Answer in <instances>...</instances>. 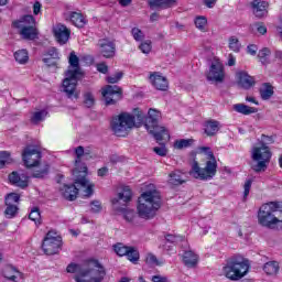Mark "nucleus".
I'll return each instance as SVG.
<instances>
[{
  "instance_id": "nucleus-1",
  "label": "nucleus",
  "mask_w": 282,
  "mask_h": 282,
  "mask_svg": "<svg viewBox=\"0 0 282 282\" xmlns=\"http://www.w3.org/2000/svg\"><path fill=\"white\" fill-rule=\"evenodd\" d=\"M197 153L207 155L208 161L206 162L205 167H202L199 166V162L194 160L191 165L189 175L194 177V180L208 182L217 175V159H215V154L210 151V147H199Z\"/></svg>"
},
{
  "instance_id": "nucleus-2",
  "label": "nucleus",
  "mask_w": 282,
  "mask_h": 282,
  "mask_svg": "<svg viewBox=\"0 0 282 282\" xmlns=\"http://www.w3.org/2000/svg\"><path fill=\"white\" fill-rule=\"evenodd\" d=\"M135 122L137 124H142V122H144V112L138 108L133 110V116L122 112L117 117H113L111 121V130L118 138H127V135H129V130L135 127Z\"/></svg>"
},
{
  "instance_id": "nucleus-3",
  "label": "nucleus",
  "mask_w": 282,
  "mask_h": 282,
  "mask_svg": "<svg viewBox=\"0 0 282 282\" xmlns=\"http://www.w3.org/2000/svg\"><path fill=\"white\" fill-rule=\"evenodd\" d=\"M66 272L75 275L76 282H102L105 276V268L100 265L98 260H93L88 263V268L80 269L76 263H70L66 268Z\"/></svg>"
},
{
  "instance_id": "nucleus-4",
  "label": "nucleus",
  "mask_w": 282,
  "mask_h": 282,
  "mask_svg": "<svg viewBox=\"0 0 282 282\" xmlns=\"http://www.w3.org/2000/svg\"><path fill=\"white\" fill-rule=\"evenodd\" d=\"M162 206V198L156 191L144 192L138 199L137 213L141 219H153Z\"/></svg>"
},
{
  "instance_id": "nucleus-5",
  "label": "nucleus",
  "mask_w": 282,
  "mask_h": 282,
  "mask_svg": "<svg viewBox=\"0 0 282 282\" xmlns=\"http://www.w3.org/2000/svg\"><path fill=\"white\" fill-rule=\"evenodd\" d=\"M250 270V261L241 256H235L227 260L223 272L230 281H240Z\"/></svg>"
},
{
  "instance_id": "nucleus-6",
  "label": "nucleus",
  "mask_w": 282,
  "mask_h": 282,
  "mask_svg": "<svg viewBox=\"0 0 282 282\" xmlns=\"http://www.w3.org/2000/svg\"><path fill=\"white\" fill-rule=\"evenodd\" d=\"M131 197H133V193L131 192V187L123 186L122 191L118 193L117 197L113 198L112 206L118 215H121L128 224H133V219H135V210L129 209L127 207H121L120 204H129L131 202Z\"/></svg>"
},
{
  "instance_id": "nucleus-7",
  "label": "nucleus",
  "mask_w": 282,
  "mask_h": 282,
  "mask_svg": "<svg viewBox=\"0 0 282 282\" xmlns=\"http://www.w3.org/2000/svg\"><path fill=\"white\" fill-rule=\"evenodd\" d=\"M160 118H162V112L153 108L149 110L148 117L143 118L145 129L150 131L158 142H161V140H169L171 138L166 128L158 126Z\"/></svg>"
},
{
  "instance_id": "nucleus-8",
  "label": "nucleus",
  "mask_w": 282,
  "mask_h": 282,
  "mask_svg": "<svg viewBox=\"0 0 282 282\" xmlns=\"http://www.w3.org/2000/svg\"><path fill=\"white\" fill-rule=\"evenodd\" d=\"M282 208V202H270L262 205L258 212V224L264 228H274L279 224V218L274 213Z\"/></svg>"
},
{
  "instance_id": "nucleus-9",
  "label": "nucleus",
  "mask_w": 282,
  "mask_h": 282,
  "mask_svg": "<svg viewBox=\"0 0 282 282\" xmlns=\"http://www.w3.org/2000/svg\"><path fill=\"white\" fill-rule=\"evenodd\" d=\"M251 159L253 162H257V164L251 165L252 171L261 173L268 169V164H270L272 159V152H270V148L265 143H262L251 150Z\"/></svg>"
},
{
  "instance_id": "nucleus-10",
  "label": "nucleus",
  "mask_w": 282,
  "mask_h": 282,
  "mask_svg": "<svg viewBox=\"0 0 282 282\" xmlns=\"http://www.w3.org/2000/svg\"><path fill=\"white\" fill-rule=\"evenodd\" d=\"M83 155H85V148L79 145L75 148V169L73 175L76 177V184L87 186V165L83 163Z\"/></svg>"
},
{
  "instance_id": "nucleus-11",
  "label": "nucleus",
  "mask_w": 282,
  "mask_h": 282,
  "mask_svg": "<svg viewBox=\"0 0 282 282\" xmlns=\"http://www.w3.org/2000/svg\"><path fill=\"white\" fill-rule=\"evenodd\" d=\"M87 182H88L87 186H83L76 183V178H75L76 185H63L59 188V193L68 202H74L78 197V188H86L85 189L86 197H91V195H94V184L89 183L88 180Z\"/></svg>"
},
{
  "instance_id": "nucleus-12",
  "label": "nucleus",
  "mask_w": 282,
  "mask_h": 282,
  "mask_svg": "<svg viewBox=\"0 0 282 282\" xmlns=\"http://www.w3.org/2000/svg\"><path fill=\"white\" fill-rule=\"evenodd\" d=\"M63 246V238L54 231H48L43 240L42 249L48 256L58 254Z\"/></svg>"
},
{
  "instance_id": "nucleus-13",
  "label": "nucleus",
  "mask_w": 282,
  "mask_h": 282,
  "mask_svg": "<svg viewBox=\"0 0 282 282\" xmlns=\"http://www.w3.org/2000/svg\"><path fill=\"white\" fill-rule=\"evenodd\" d=\"M41 151L32 145L26 147L22 152V160L28 169H32L41 162Z\"/></svg>"
},
{
  "instance_id": "nucleus-14",
  "label": "nucleus",
  "mask_w": 282,
  "mask_h": 282,
  "mask_svg": "<svg viewBox=\"0 0 282 282\" xmlns=\"http://www.w3.org/2000/svg\"><path fill=\"white\" fill-rule=\"evenodd\" d=\"M102 96L106 100V105H116V102L122 98V88L116 85H108L102 90Z\"/></svg>"
},
{
  "instance_id": "nucleus-15",
  "label": "nucleus",
  "mask_w": 282,
  "mask_h": 282,
  "mask_svg": "<svg viewBox=\"0 0 282 282\" xmlns=\"http://www.w3.org/2000/svg\"><path fill=\"white\" fill-rule=\"evenodd\" d=\"M224 64L219 61L212 62L209 72L207 74V80L213 83H224Z\"/></svg>"
},
{
  "instance_id": "nucleus-16",
  "label": "nucleus",
  "mask_w": 282,
  "mask_h": 282,
  "mask_svg": "<svg viewBox=\"0 0 282 282\" xmlns=\"http://www.w3.org/2000/svg\"><path fill=\"white\" fill-rule=\"evenodd\" d=\"M99 54L104 58H113L116 56V43L109 39H101L98 41Z\"/></svg>"
},
{
  "instance_id": "nucleus-17",
  "label": "nucleus",
  "mask_w": 282,
  "mask_h": 282,
  "mask_svg": "<svg viewBox=\"0 0 282 282\" xmlns=\"http://www.w3.org/2000/svg\"><path fill=\"white\" fill-rule=\"evenodd\" d=\"M69 68L66 76L69 78H78L80 76V59L76 56V52H70L68 57Z\"/></svg>"
},
{
  "instance_id": "nucleus-18",
  "label": "nucleus",
  "mask_w": 282,
  "mask_h": 282,
  "mask_svg": "<svg viewBox=\"0 0 282 282\" xmlns=\"http://www.w3.org/2000/svg\"><path fill=\"white\" fill-rule=\"evenodd\" d=\"M53 34L59 43V45H65L67 41H69V36L72 35V31L67 29L64 24L58 23L55 26H53Z\"/></svg>"
},
{
  "instance_id": "nucleus-19",
  "label": "nucleus",
  "mask_w": 282,
  "mask_h": 282,
  "mask_svg": "<svg viewBox=\"0 0 282 282\" xmlns=\"http://www.w3.org/2000/svg\"><path fill=\"white\" fill-rule=\"evenodd\" d=\"M77 78L78 77L66 76L64 79L63 90L66 93L67 98L78 100V93H76V85L78 84Z\"/></svg>"
},
{
  "instance_id": "nucleus-20",
  "label": "nucleus",
  "mask_w": 282,
  "mask_h": 282,
  "mask_svg": "<svg viewBox=\"0 0 282 282\" xmlns=\"http://www.w3.org/2000/svg\"><path fill=\"white\" fill-rule=\"evenodd\" d=\"M150 82L159 91H166V89H169V79L161 73L154 72L150 74Z\"/></svg>"
},
{
  "instance_id": "nucleus-21",
  "label": "nucleus",
  "mask_w": 282,
  "mask_h": 282,
  "mask_svg": "<svg viewBox=\"0 0 282 282\" xmlns=\"http://www.w3.org/2000/svg\"><path fill=\"white\" fill-rule=\"evenodd\" d=\"M9 182L19 188H28L29 177L23 173L12 172L9 174Z\"/></svg>"
},
{
  "instance_id": "nucleus-22",
  "label": "nucleus",
  "mask_w": 282,
  "mask_h": 282,
  "mask_svg": "<svg viewBox=\"0 0 282 282\" xmlns=\"http://www.w3.org/2000/svg\"><path fill=\"white\" fill-rule=\"evenodd\" d=\"M251 7L254 17H257L258 19H263V17H268V2L261 0H253L251 2Z\"/></svg>"
},
{
  "instance_id": "nucleus-23",
  "label": "nucleus",
  "mask_w": 282,
  "mask_h": 282,
  "mask_svg": "<svg viewBox=\"0 0 282 282\" xmlns=\"http://www.w3.org/2000/svg\"><path fill=\"white\" fill-rule=\"evenodd\" d=\"M238 85L242 89H251L254 87V77L248 75L246 72L237 73Z\"/></svg>"
},
{
  "instance_id": "nucleus-24",
  "label": "nucleus",
  "mask_w": 282,
  "mask_h": 282,
  "mask_svg": "<svg viewBox=\"0 0 282 282\" xmlns=\"http://www.w3.org/2000/svg\"><path fill=\"white\" fill-rule=\"evenodd\" d=\"M58 58H61L58 55V50H56L55 47H51L46 52H44L42 61L48 67H54Z\"/></svg>"
},
{
  "instance_id": "nucleus-25",
  "label": "nucleus",
  "mask_w": 282,
  "mask_h": 282,
  "mask_svg": "<svg viewBox=\"0 0 282 282\" xmlns=\"http://www.w3.org/2000/svg\"><path fill=\"white\" fill-rule=\"evenodd\" d=\"M31 169H33L32 177H35L37 180H43L50 173V164L43 162L37 163L33 165Z\"/></svg>"
},
{
  "instance_id": "nucleus-26",
  "label": "nucleus",
  "mask_w": 282,
  "mask_h": 282,
  "mask_svg": "<svg viewBox=\"0 0 282 282\" xmlns=\"http://www.w3.org/2000/svg\"><path fill=\"white\" fill-rule=\"evenodd\" d=\"M34 25H36V20H34L33 15H24L19 21L13 22V26L20 31L33 28Z\"/></svg>"
},
{
  "instance_id": "nucleus-27",
  "label": "nucleus",
  "mask_w": 282,
  "mask_h": 282,
  "mask_svg": "<svg viewBox=\"0 0 282 282\" xmlns=\"http://www.w3.org/2000/svg\"><path fill=\"white\" fill-rule=\"evenodd\" d=\"M67 19L75 25V28H85V25H87V20L80 12L72 11L68 13Z\"/></svg>"
},
{
  "instance_id": "nucleus-28",
  "label": "nucleus",
  "mask_w": 282,
  "mask_h": 282,
  "mask_svg": "<svg viewBox=\"0 0 282 282\" xmlns=\"http://www.w3.org/2000/svg\"><path fill=\"white\" fill-rule=\"evenodd\" d=\"M199 261V256H197L192 250L185 251L183 254V263L186 268H195Z\"/></svg>"
},
{
  "instance_id": "nucleus-29",
  "label": "nucleus",
  "mask_w": 282,
  "mask_h": 282,
  "mask_svg": "<svg viewBox=\"0 0 282 282\" xmlns=\"http://www.w3.org/2000/svg\"><path fill=\"white\" fill-rule=\"evenodd\" d=\"M4 279L13 282H23V273L14 269V267H9L4 271Z\"/></svg>"
},
{
  "instance_id": "nucleus-30",
  "label": "nucleus",
  "mask_w": 282,
  "mask_h": 282,
  "mask_svg": "<svg viewBox=\"0 0 282 282\" xmlns=\"http://www.w3.org/2000/svg\"><path fill=\"white\" fill-rule=\"evenodd\" d=\"M234 110L237 111V113H242V116H250L252 113H257L259 109L254 107H250L246 104H236L234 105Z\"/></svg>"
},
{
  "instance_id": "nucleus-31",
  "label": "nucleus",
  "mask_w": 282,
  "mask_h": 282,
  "mask_svg": "<svg viewBox=\"0 0 282 282\" xmlns=\"http://www.w3.org/2000/svg\"><path fill=\"white\" fill-rule=\"evenodd\" d=\"M177 0H149L150 8H171Z\"/></svg>"
},
{
  "instance_id": "nucleus-32",
  "label": "nucleus",
  "mask_w": 282,
  "mask_h": 282,
  "mask_svg": "<svg viewBox=\"0 0 282 282\" xmlns=\"http://www.w3.org/2000/svg\"><path fill=\"white\" fill-rule=\"evenodd\" d=\"M219 131V121L209 120L205 123L206 135L213 137Z\"/></svg>"
},
{
  "instance_id": "nucleus-33",
  "label": "nucleus",
  "mask_w": 282,
  "mask_h": 282,
  "mask_svg": "<svg viewBox=\"0 0 282 282\" xmlns=\"http://www.w3.org/2000/svg\"><path fill=\"white\" fill-rule=\"evenodd\" d=\"M279 263L276 261H269L264 263L263 271L265 274H269L270 276H273L274 274H279Z\"/></svg>"
},
{
  "instance_id": "nucleus-34",
  "label": "nucleus",
  "mask_w": 282,
  "mask_h": 282,
  "mask_svg": "<svg viewBox=\"0 0 282 282\" xmlns=\"http://www.w3.org/2000/svg\"><path fill=\"white\" fill-rule=\"evenodd\" d=\"M169 184H172V186H180L184 184V177L182 176V172L174 171L170 173Z\"/></svg>"
},
{
  "instance_id": "nucleus-35",
  "label": "nucleus",
  "mask_w": 282,
  "mask_h": 282,
  "mask_svg": "<svg viewBox=\"0 0 282 282\" xmlns=\"http://www.w3.org/2000/svg\"><path fill=\"white\" fill-rule=\"evenodd\" d=\"M260 96L262 100H270L274 96V88L270 84H263V87L260 89Z\"/></svg>"
},
{
  "instance_id": "nucleus-36",
  "label": "nucleus",
  "mask_w": 282,
  "mask_h": 282,
  "mask_svg": "<svg viewBox=\"0 0 282 282\" xmlns=\"http://www.w3.org/2000/svg\"><path fill=\"white\" fill-rule=\"evenodd\" d=\"M21 36L29 41H34L36 36H39V32L36 31V28L30 26L28 29H23L20 31Z\"/></svg>"
},
{
  "instance_id": "nucleus-37",
  "label": "nucleus",
  "mask_w": 282,
  "mask_h": 282,
  "mask_svg": "<svg viewBox=\"0 0 282 282\" xmlns=\"http://www.w3.org/2000/svg\"><path fill=\"white\" fill-rule=\"evenodd\" d=\"M83 98L84 105L85 107H87V109H91V107L96 105V96H94V93H91V90L84 91Z\"/></svg>"
},
{
  "instance_id": "nucleus-38",
  "label": "nucleus",
  "mask_w": 282,
  "mask_h": 282,
  "mask_svg": "<svg viewBox=\"0 0 282 282\" xmlns=\"http://www.w3.org/2000/svg\"><path fill=\"white\" fill-rule=\"evenodd\" d=\"M14 58L17 63H20L21 65H25L28 61H30V55L28 54V50H20L14 53Z\"/></svg>"
},
{
  "instance_id": "nucleus-39",
  "label": "nucleus",
  "mask_w": 282,
  "mask_h": 282,
  "mask_svg": "<svg viewBox=\"0 0 282 282\" xmlns=\"http://www.w3.org/2000/svg\"><path fill=\"white\" fill-rule=\"evenodd\" d=\"M195 143V140L193 139H181V140H176L174 142V149H188V147H193V144Z\"/></svg>"
},
{
  "instance_id": "nucleus-40",
  "label": "nucleus",
  "mask_w": 282,
  "mask_h": 282,
  "mask_svg": "<svg viewBox=\"0 0 282 282\" xmlns=\"http://www.w3.org/2000/svg\"><path fill=\"white\" fill-rule=\"evenodd\" d=\"M270 54H272V51L268 47H263L262 50L259 51L258 58L260 59L262 65H268V63H270V59L268 58Z\"/></svg>"
},
{
  "instance_id": "nucleus-41",
  "label": "nucleus",
  "mask_w": 282,
  "mask_h": 282,
  "mask_svg": "<svg viewBox=\"0 0 282 282\" xmlns=\"http://www.w3.org/2000/svg\"><path fill=\"white\" fill-rule=\"evenodd\" d=\"M7 208L4 210V216L7 219H12L13 217H17V214L19 213V207L17 205H9L6 204Z\"/></svg>"
},
{
  "instance_id": "nucleus-42",
  "label": "nucleus",
  "mask_w": 282,
  "mask_h": 282,
  "mask_svg": "<svg viewBox=\"0 0 282 282\" xmlns=\"http://www.w3.org/2000/svg\"><path fill=\"white\" fill-rule=\"evenodd\" d=\"M29 219L31 221H34L37 226H41V210L39 207H34L31 213L29 214Z\"/></svg>"
},
{
  "instance_id": "nucleus-43",
  "label": "nucleus",
  "mask_w": 282,
  "mask_h": 282,
  "mask_svg": "<svg viewBox=\"0 0 282 282\" xmlns=\"http://www.w3.org/2000/svg\"><path fill=\"white\" fill-rule=\"evenodd\" d=\"M208 24V20L206 19V17H197L195 19V26L197 28V30H199L200 32H206V25Z\"/></svg>"
},
{
  "instance_id": "nucleus-44",
  "label": "nucleus",
  "mask_w": 282,
  "mask_h": 282,
  "mask_svg": "<svg viewBox=\"0 0 282 282\" xmlns=\"http://www.w3.org/2000/svg\"><path fill=\"white\" fill-rule=\"evenodd\" d=\"M126 257H128V260L131 261L132 263H135L140 259V253L135 248L129 247L128 252L126 253Z\"/></svg>"
},
{
  "instance_id": "nucleus-45",
  "label": "nucleus",
  "mask_w": 282,
  "mask_h": 282,
  "mask_svg": "<svg viewBox=\"0 0 282 282\" xmlns=\"http://www.w3.org/2000/svg\"><path fill=\"white\" fill-rule=\"evenodd\" d=\"M47 116V111L42 110L33 113V117L31 118V122L33 124H39V122L45 120V117Z\"/></svg>"
},
{
  "instance_id": "nucleus-46",
  "label": "nucleus",
  "mask_w": 282,
  "mask_h": 282,
  "mask_svg": "<svg viewBox=\"0 0 282 282\" xmlns=\"http://www.w3.org/2000/svg\"><path fill=\"white\" fill-rule=\"evenodd\" d=\"M129 248L122 243H117L113 246V250L118 257H126L127 252H129Z\"/></svg>"
},
{
  "instance_id": "nucleus-47",
  "label": "nucleus",
  "mask_w": 282,
  "mask_h": 282,
  "mask_svg": "<svg viewBox=\"0 0 282 282\" xmlns=\"http://www.w3.org/2000/svg\"><path fill=\"white\" fill-rule=\"evenodd\" d=\"M19 199H21V197L19 196V194L17 193H11L8 194L6 196V204H9L11 206H17V204H19Z\"/></svg>"
},
{
  "instance_id": "nucleus-48",
  "label": "nucleus",
  "mask_w": 282,
  "mask_h": 282,
  "mask_svg": "<svg viewBox=\"0 0 282 282\" xmlns=\"http://www.w3.org/2000/svg\"><path fill=\"white\" fill-rule=\"evenodd\" d=\"M12 162V159H10V153L7 151L0 152V169H3L6 164H10Z\"/></svg>"
},
{
  "instance_id": "nucleus-49",
  "label": "nucleus",
  "mask_w": 282,
  "mask_h": 282,
  "mask_svg": "<svg viewBox=\"0 0 282 282\" xmlns=\"http://www.w3.org/2000/svg\"><path fill=\"white\" fill-rule=\"evenodd\" d=\"M229 48H231L232 52H239V50H241L239 39H237L236 36L229 37Z\"/></svg>"
},
{
  "instance_id": "nucleus-50",
  "label": "nucleus",
  "mask_w": 282,
  "mask_h": 282,
  "mask_svg": "<svg viewBox=\"0 0 282 282\" xmlns=\"http://www.w3.org/2000/svg\"><path fill=\"white\" fill-rule=\"evenodd\" d=\"M131 34L134 39V41H144V32H142V30H140L139 28H133L131 30Z\"/></svg>"
},
{
  "instance_id": "nucleus-51",
  "label": "nucleus",
  "mask_w": 282,
  "mask_h": 282,
  "mask_svg": "<svg viewBox=\"0 0 282 282\" xmlns=\"http://www.w3.org/2000/svg\"><path fill=\"white\" fill-rule=\"evenodd\" d=\"M122 72H118L115 75L107 77V83H110V85H116V83H119L122 79Z\"/></svg>"
},
{
  "instance_id": "nucleus-52",
  "label": "nucleus",
  "mask_w": 282,
  "mask_h": 282,
  "mask_svg": "<svg viewBox=\"0 0 282 282\" xmlns=\"http://www.w3.org/2000/svg\"><path fill=\"white\" fill-rule=\"evenodd\" d=\"M154 153H156V155H160L161 158H164L166 155V153H169V150H166V145L162 144L161 147H155L153 148Z\"/></svg>"
},
{
  "instance_id": "nucleus-53",
  "label": "nucleus",
  "mask_w": 282,
  "mask_h": 282,
  "mask_svg": "<svg viewBox=\"0 0 282 282\" xmlns=\"http://www.w3.org/2000/svg\"><path fill=\"white\" fill-rule=\"evenodd\" d=\"M139 48L143 54H149L151 52V41L148 40L145 42H142Z\"/></svg>"
},
{
  "instance_id": "nucleus-54",
  "label": "nucleus",
  "mask_w": 282,
  "mask_h": 282,
  "mask_svg": "<svg viewBox=\"0 0 282 282\" xmlns=\"http://www.w3.org/2000/svg\"><path fill=\"white\" fill-rule=\"evenodd\" d=\"M90 210L91 213H100V210H102V204H100L99 200H93L90 203Z\"/></svg>"
},
{
  "instance_id": "nucleus-55",
  "label": "nucleus",
  "mask_w": 282,
  "mask_h": 282,
  "mask_svg": "<svg viewBox=\"0 0 282 282\" xmlns=\"http://www.w3.org/2000/svg\"><path fill=\"white\" fill-rule=\"evenodd\" d=\"M145 263L149 265H158V257H155L153 253H149L145 258Z\"/></svg>"
},
{
  "instance_id": "nucleus-56",
  "label": "nucleus",
  "mask_w": 282,
  "mask_h": 282,
  "mask_svg": "<svg viewBox=\"0 0 282 282\" xmlns=\"http://www.w3.org/2000/svg\"><path fill=\"white\" fill-rule=\"evenodd\" d=\"M165 239L169 243H177V241H182V237L175 235H166Z\"/></svg>"
},
{
  "instance_id": "nucleus-57",
  "label": "nucleus",
  "mask_w": 282,
  "mask_h": 282,
  "mask_svg": "<svg viewBox=\"0 0 282 282\" xmlns=\"http://www.w3.org/2000/svg\"><path fill=\"white\" fill-rule=\"evenodd\" d=\"M250 188H252V181L248 180L245 183V192H243L245 199H246V197H248V195H250Z\"/></svg>"
},
{
  "instance_id": "nucleus-58",
  "label": "nucleus",
  "mask_w": 282,
  "mask_h": 282,
  "mask_svg": "<svg viewBox=\"0 0 282 282\" xmlns=\"http://www.w3.org/2000/svg\"><path fill=\"white\" fill-rule=\"evenodd\" d=\"M97 70H99L100 74H107L109 72V66L105 63L97 64Z\"/></svg>"
},
{
  "instance_id": "nucleus-59",
  "label": "nucleus",
  "mask_w": 282,
  "mask_h": 282,
  "mask_svg": "<svg viewBox=\"0 0 282 282\" xmlns=\"http://www.w3.org/2000/svg\"><path fill=\"white\" fill-rule=\"evenodd\" d=\"M257 45L251 44L247 47V52L248 54H251V56H254L257 54Z\"/></svg>"
},
{
  "instance_id": "nucleus-60",
  "label": "nucleus",
  "mask_w": 282,
  "mask_h": 282,
  "mask_svg": "<svg viewBox=\"0 0 282 282\" xmlns=\"http://www.w3.org/2000/svg\"><path fill=\"white\" fill-rule=\"evenodd\" d=\"M153 282H169V279L162 276V275H153L152 276Z\"/></svg>"
},
{
  "instance_id": "nucleus-61",
  "label": "nucleus",
  "mask_w": 282,
  "mask_h": 282,
  "mask_svg": "<svg viewBox=\"0 0 282 282\" xmlns=\"http://www.w3.org/2000/svg\"><path fill=\"white\" fill-rule=\"evenodd\" d=\"M41 12V2H35L34 4H33V13L36 15V14H39Z\"/></svg>"
},
{
  "instance_id": "nucleus-62",
  "label": "nucleus",
  "mask_w": 282,
  "mask_h": 282,
  "mask_svg": "<svg viewBox=\"0 0 282 282\" xmlns=\"http://www.w3.org/2000/svg\"><path fill=\"white\" fill-rule=\"evenodd\" d=\"M206 8H215L217 0H204Z\"/></svg>"
},
{
  "instance_id": "nucleus-63",
  "label": "nucleus",
  "mask_w": 282,
  "mask_h": 282,
  "mask_svg": "<svg viewBox=\"0 0 282 282\" xmlns=\"http://www.w3.org/2000/svg\"><path fill=\"white\" fill-rule=\"evenodd\" d=\"M273 56L275 61H282V51L275 50Z\"/></svg>"
},
{
  "instance_id": "nucleus-64",
  "label": "nucleus",
  "mask_w": 282,
  "mask_h": 282,
  "mask_svg": "<svg viewBox=\"0 0 282 282\" xmlns=\"http://www.w3.org/2000/svg\"><path fill=\"white\" fill-rule=\"evenodd\" d=\"M236 61L237 59L232 56V54H229V56H228V66L234 67Z\"/></svg>"
}]
</instances>
